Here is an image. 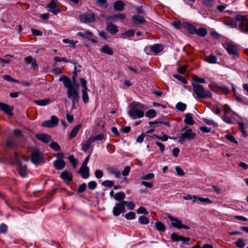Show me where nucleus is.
Here are the masks:
<instances>
[{"mask_svg":"<svg viewBox=\"0 0 248 248\" xmlns=\"http://www.w3.org/2000/svg\"><path fill=\"white\" fill-rule=\"evenodd\" d=\"M186 108V105L182 103H178L176 105V108L178 110L180 111H184Z\"/></svg>","mask_w":248,"mask_h":248,"instance_id":"53","label":"nucleus"},{"mask_svg":"<svg viewBox=\"0 0 248 248\" xmlns=\"http://www.w3.org/2000/svg\"><path fill=\"white\" fill-rule=\"evenodd\" d=\"M53 164L56 170H61L65 167L66 163L63 160L57 159L54 161Z\"/></svg>","mask_w":248,"mask_h":248,"instance_id":"21","label":"nucleus"},{"mask_svg":"<svg viewBox=\"0 0 248 248\" xmlns=\"http://www.w3.org/2000/svg\"><path fill=\"white\" fill-rule=\"evenodd\" d=\"M171 238L173 241L178 242L179 241H182L183 242H188L190 240V238L189 237H185L183 236L178 235L175 232L171 233L170 235Z\"/></svg>","mask_w":248,"mask_h":248,"instance_id":"19","label":"nucleus"},{"mask_svg":"<svg viewBox=\"0 0 248 248\" xmlns=\"http://www.w3.org/2000/svg\"><path fill=\"white\" fill-rule=\"evenodd\" d=\"M111 22L107 21V31L111 34L114 35L117 33L119 30L116 25L112 24Z\"/></svg>","mask_w":248,"mask_h":248,"instance_id":"16","label":"nucleus"},{"mask_svg":"<svg viewBox=\"0 0 248 248\" xmlns=\"http://www.w3.org/2000/svg\"><path fill=\"white\" fill-rule=\"evenodd\" d=\"M141 184L149 188H152L153 186V183L151 182L143 181L141 182Z\"/></svg>","mask_w":248,"mask_h":248,"instance_id":"59","label":"nucleus"},{"mask_svg":"<svg viewBox=\"0 0 248 248\" xmlns=\"http://www.w3.org/2000/svg\"><path fill=\"white\" fill-rule=\"evenodd\" d=\"M224 23L232 28H236L238 23L240 30L243 32H248V20L244 16L237 15L234 18L225 20Z\"/></svg>","mask_w":248,"mask_h":248,"instance_id":"2","label":"nucleus"},{"mask_svg":"<svg viewBox=\"0 0 248 248\" xmlns=\"http://www.w3.org/2000/svg\"><path fill=\"white\" fill-rule=\"evenodd\" d=\"M125 197V194L123 192H120L115 194L114 198L117 201L121 202Z\"/></svg>","mask_w":248,"mask_h":248,"instance_id":"33","label":"nucleus"},{"mask_svg":"<svg viewBox=\"0 0 248 248\" xmlns=\"http://www.w3.org/2000/svg\"><path fill=\"white\" fill-rule=\"evenodd\" d=\"M137 212L138 214H148V212L146 209L143 207H140L137 210Z\"/></svg>","mask_w":248,"mask_h":248,"instance_id":"58","label":"nucleus"},{"mask_svg":"<svg viewBox=\"0 0 248 248\" xmlns=\"http://www.w3.org/2000/svg\"><path fill=\"white\" fill-rule=\"evenodd\" d=\"M57 0H51L50 3L46 5V7L49 8V11L52 12L54 14H56L60 12L59 9L56 7V3Z\"/></svg>","mask_w":248,"mask_h":248,"instance_id":"17","label":"nucleus"},{"mask_svg":"<svg viewBox=\"0 0 248 248\" xmlns=\"http://www.w3.org/2000/svg\"><path fill=\"white\" fill-rule=\"evenodd\" d=\"M3 78L5 80L10 82H19L18 80L14 79L12 77L8 75H6L3 76Z\"/></svg>","mask_w":248,"mask_h":248,"instance_id":"50","label":"nucleus"},{"mask_svg":"<svg viewBox=\"0 0 248 248\" xmlns=\"http://www.w3.org/2000/svg\"><path fill=\"white\" fill-rule=\"evenodd\" d=\"M205 60L211 63H215L217 62V57L213 55H210L206 57Z\"/></svg>","mask_w":248,"mask_h":248,"instance_id":"40","label":"nucleus"},{"mask_svg":"<svg viewBox=\"0 0 248 248\" xmlns=\"http://www.w3.org/2000/svg\"><path fill=\"white\" fill-rule=\"evenodd\" d=\"M139 220L140 223L142 224H147L149 222L148 218L145 216H140L139 218Z\"/></svg>","mask_w":248,"mask_h":248,"instance_id":"45","label":"nucleus"},{"mask_svg":"<svg viewBox=\"0 0 248 248\" xmlns=\"http://www.w3.org/2000/svg\"><path fill=\"white\" fill-rule=\"evenodd\" d=\"M126 201H122L116 204L113 209V214L115 216H119L121 213L125 211V205Z\"/></svg>","mask_w":248,"mask_h":248,"instance_id":"10","label":"nucleus"},{"mask_svg":"<svg viewBox=\"0 0 248 248\" xmlns=\"http://www.w3.org/2000/svg\"><path fill=\"white\" fill-rule=\"evenodd\" d=\"M34 102L38 106H45L48 105L51 102L50 99L34 100Z\"/></svg>","mask_w":248,"mask_h":248,"instance_id":"27","label":"nucleus"},{"mask_svg":"<svg viewBox=\"0 0 248 248\" xmlns=\"http://www.w3.org/2000/svg\"><path fill=\"white\" fill-rule=\"evenodd\" d=\"M12 161L14 164L17 163L19 175L22 177H26L27 175V165L19 160L18 155L16 153L15 154Z\"/></svg>","mask_w":248,"mask_h":248,"instance_id":"7","label":"nucleus"},{"mask_svg":"<svg viewBox=\"0 0 248 248\" xmlns=\"http://www.w3.org/2000/svg\"><path fill=\"white\" fill-rule=\"evenodd\" d=\"M196 33L201 36H204L207 34V31L205 28H200L196 30Z\"/></svg>","mask_w":248,"mask_h":248,"instance_id":"42","label":"nucleus"},{"mask_svg":"<svg viewBox=\"0 0 248 248\" xmlns=\"http://www.w3.org/2000/svg\"><path fill=\"white\" fill-rule=\"evenodd\" d=\"M59 122V119L56 116H52L50 120L44 121L42 124V126L45 127H53L56 126Z\"/></svg>","mask_w":248,"mask_h":248,"instance_id":"11","label":"nucleus"},{"mask_svg":"<svg viewBox=\"0 0 248 248\" xmlns=\"http://www.w3.org/2000/svg\"><path fill=\"white\" fill-rule=\"evenodd\" d=\"M63 42L65 44H68L69 46L75 47L76 44L78 43V41H74L68 39H64L62 40Z\"/></svg>","mask_w":248,"mask_h":248,"instance_id":"38","label":"nucleus"},{"mask_svg":"<svg viewBox=\"0 0 248 248\" xmlns=\"http://www.w3.org/2000/svg\"><path fill=\"white\" fill-rule=\"evenodd\" d=\"M184 122L185 124L189 125H193L195 123L194 121L193 120L192 116L190 113H186L185 115Z\"/></svg>","mask_w":248,"mask_h":248,"instance_id":"28","label":"nucleus"},{"mask_svg":"<svg viewBox=\"0 0 248 248\" xmlns=\"http://www.w3.org/2000/svg\"><path fill=\"white\" fill-rule=\"evenodd\" d=\"M78 34L81 37L90 40L93 43H97V41L96 40L92 38L93 33L91 31H80L78 33Z\"/></svg>","mask_w":248,"mask_h":248,"instance_id":"14","label":"nucleus"},{"mask_svg":"<svg viewBox=\"0 0 248 248\" xmlns=\"http://www.w3.org/2000/svg\"><path fill=\"white\" fill-rule=\"evenodd\" d=\"M225 48L229 54L234 56L238 55V48L234 44L227 43L225 45Z\"/></svg>","mask_w":248,"mask_h":248,"instance_id":"13","label":"nucleus"},{"mask_svg":"<svg viewBox=\"0 0 248 248\" xmlns=\"http://www.w3.org/2000/svg\"><path fill=\"white\" fill-rule=\"evenodd\" d=\"M173 77L181 81L183 83H186L187 80L182 76L178 75H174Z\"/></svg>","mask_w":248,"mask_h":248,"instance_id":"60","label":"nucleus"},{"mask_svg":"<svg viewBox=\"0 0 248 248\" xmlns=\"http://www.w3.org/2000/svg\"><path fill=\"white\" fill-rule=\"evenodd\" d=\"M61 177L67 182H69L72 179V175L68 170H65L61 173Z\"/></svg>","mask_w":248,"mask_h":248,"instance_id":"23","label":"nucleus"},{"mask_svg":"<svg viewBox=\"0 0 248 248\" xmlns=\"http://www.w3.org/2000/svg\"><path fill=\"white\" fill-rule=\"evenodd\" d=\"M93 142V140L90 138L86 141H85L82 145V149L84 151H87L90 147L91 143Z\"/></svg>","mask_w":248,"mask_h":248,"instance_id":"34","label":"nucleus"},{"mask_svg":"<svg viewBox=\"0 0 248 248\" xmlns=\"http://www.w3.org/2000/svg\"><path fill=\"white\" fill-rule=\"evenodd\" d=\"M81 127V124H80L76 125L73 128L70 134V138L71 139L74 138L76 136L78 131Z\"/></svg>","mask_w":248,"mask_h":248,"instance_id":"32","label":"nucleus"},{"mask_svg":"<svg viewBox=\"0 0 248 248\" xmlns=\"http://www.w3.org/2000/svg\"><path fill=\"white\" fill-rule=\"evenodd\" d=\"M68 159L70 161V162L72 164L73 167L76 168L77 167V160L74 158V156L73 155H71L68 157Z\"/></svg>","mask_w":248,"mask_h":248,"instance_id":"51","label":"nucleus"},{"mask_svg":"<svg viewBox=\"0 0 248 248\" xmlns=\"http://www.w3.org/2000/svg\"><path fill=\"white\" fill-rule=\"evenodd\" d=\"M156 229L160 232H165L166 230L165 225L161 221H157L155 223Z\"/></svg>","mask_w":248,"mask_h":248,"instance_id":"31","label":"nucleus"},{"mask_svg":"<svg viewBox=\"0 0 248 248\" xmlns=\"http://www.w3.org/2000/svg\"><path fill=\"white\" fill-rule=\"evenodd\" d=\"M192 78L195 81L193 83H204L205 82L204 79L198 77L197 76L194 75L192 76Z\"/></svg>","mask_w":248,"mask_h":248,"instance_id":"47","label":"nucleus"},{"mask_svg":"<svg viewBox=\"0 0 248 248\" xmlns=\"http://www.w3.org/2000/svg\"><path fill=\"white\" fill-rule=\"evenodd\" d=\"M78 172L81 175L83 178L86 179L89 176V169L87 166H81Z\"/></svg>","mask_w":248,"mask_h":248,"instance_id":"20","label":"nucleus"},{"mask_svg":"<svg viewBox=\"0 0 248 248\" xmlns=\"http://www.w3.org/2000/svg\"><path fill=\"white\" fill-rule=\"evenodd\" d=\"M235 245L239 248H243L245 246V241L242 238H239L235 242Z\"/></svg>","mask_w":248,"mask_h":248,"instance_id":"39","label":"nucleus"},{"mask_svg":"<svg viewBox=\"0 0 248 248\" xmlns=\"http://www.w3.org/2000/svg\"><path fill=\"white\" fill-rule=\"evenodd\" d=\"M110 173L113 174L115 176L118 178L121 176L120 172L116 168L114 167H110L108 169Z\"/></svg>","mask_w":248,"mask_h":248,"instance_id":"37","label":"nucleus"},{"mask_svg":"<svg viewBox=\"0 0 248 248\" xmlns=\"http://www.w3.org/2000/svg\"><path fill=\"white\" fill-rule=\"evenodd\" d=\"M91 139L93 140V142L96 140H102L104 138V135L102 133H100L95 136L90 137Z\"/></svg>","mask_w":248,"mask_h":248,"instance_id":"44","label":"nucleus"},{"mask_svg":"<svg viewBox=\"0 0 248 248\" xmlns=\"http://www.w3.org/2000/svg\"><path fill=\"white\" fill-rule=\"evenodd\" d=\"M113 6L116 10L122 11L124 8V4L123 1L118 0L114 2Z\"/></svg>","mask_w":248,"mask_h":248,"instance_id":"29","label":"nucleus"},{"mask_svg":"<svg viewBox=\"0 0 248 248\" xmlns=\"http://www.w3.org/2000/svg\"><path fill=\"white\" fill-rule=\"evenodd\" d=\"M132 18L135 22L139 24L143 23L145 21L144 18L141 16L134 15L132 16Z\"/></svg>","mask_w":248,"mask_h":248,"instance_id":"30","label":"nucleus"},{"mask_svg":"<svg viewBox=\"0 0 248 248\" xmlns=\"http://www.w3.org/2000/svg\"><path fill=\"white\" fill-rule=\"evenodd\" d=\"M36 137L44 142L47 143L51 141V139L50 136L46 134H39L36 135Z\"/></svg>","mask_w":248,"mask_h":248,"instance_id":"24","label":"nucleus"},{"mask_svg":"<svg viewBox=\"0 0 248 248\" xmlns=\"http://www.w3.org/2000/svg\"><path fill=\"white\" fill-rule=\"evenodd\" d=\"M79 81L81 85L82 100L84 103H87L89 101V97L88 94V91H89V90L87 87V82L85 79L83 78H79Z\"/></svg>","mask_w":248,"mask_h":248,"instance_id":"8","label":"nucleus"},{"mask_svg":"<svg viewBox=\"0 0 248 248\" xmlns=\"http://www.w3.org/2000/svg\"><path fill=\"white\" fill-rule=\"evenodd\" d=\"M185 131L181 135L178 137V141L181 143L184 142L186 140H193L195 139L196 134L194 133L192 129L187 128L186 126L184 127L182 131Z\"/></svg>","mask_w":248,"mask_h":248,"instance_id":"6","label":"nucleus"},{"mask_svg":"<svg viewBox=\"0 0 248 248\" xmlns=\"http://www.w3.org/2000/svg\"><path fill=\"white\" fill-rule=\"evenodd\" d=\"M80 20L83 23H92L95 21V16L93 14H83L80 16Z\"/></svg>","mask_w":248,"mask_h":248,"instance_id":"12","label":"nucleus"},{"mask_svg":"<svg viewBox=\"0 0 248 248\" xmlns=\"http://www.w3.org/2000/svg\"><path fill=\"white\" fill-rule=\"evenodd\" d=\"M126 18V15L124 14H119L113 16H108L107 20L108 21H116L118 20L123 21Z\"/></svg>","mask_w":248,"mask_h":248,"instance_id":"18","label":"nucleus"},{"mask_svg":"<svg viewBox=\"0 0 248 248\" xmlns=\"http://www.w3.org/2000/svg\"><path fill=\"white\" fill-rule=\"evenodd\" d=\"M88 186L90 189H93L96 186V183L94 181H91L88 183Z\"/></svg>","mask_w":248,"mask_h":248,"instance_id":"64","label":"nucleus"},{"mask_svg":"<svg viewBox=\"0 0 248 248\" xmlns=\"http://www.w3.org/2000/svg\"><path fill=\"white\" fill-rule=\"evenodd\" d=\"M185 28L187 30V31L190 34H195L196 32V28L194 27V26L189 24H186L185 25Z\"/></svg>","mask_w":248,"mask_h":248,"instance_id":"35","label":"nucleus"},{"mask_svg":"<svg viewBox=\"0 0 248 248\" xmlns=\"http://www.w3.org/2000/svg\"><path fill=\"white\" fill-rule=\"evenodd\" d=\"M184 199L185 200H191L192 199H194L193 200V202H195L197 200V197L196 196H191L190 195H186L183 197Z\"/></svg>","mask_w":248,"mask_h":248,"instance_id":"57","label":"nucleus"},{"mask_svg":"<svg viewBox=\"0 0 248 248\" xmlns=\"http://www.w3.org/2000/svg\"><path fill=\"white\" fill-rule=\"evenodd\" d=\"M167 217L171 221V225L173 227L178 229H189V227L182 224V221L177 218L173 217L170 215H168Z\"/></svg>","mask_w":248,"mask_h":248,"instance_id":"9","label":"nucleus"},{"mask_svg":"<svg viewBox=\"0 0 248 248\" xmlns=\"http://www.w3.org/2000/svg\"><path fill=\"white\" fill-rule=\"evenodd\" d=\"M156 114V112L154 109H150L145 113L146 116L149 118H154Z\"/></svg>","mask_w":248,"mask_h":248,"instance_id":"43","label":"nucleus"},{"mask_svg":"<svg viewBox=\"0 0 248 248\" xmlns=\"http://www.w3.org/2000/svg\"><path fill=\"white\" fill-rule=\"evenodd\" d=\"M0 108L2 111H3L7 115L11 116L13 115L12 110H13L14 108L13 106H11L6 104L0 102Z\"/></svg>","mask_w":248,"mask_h":248,"instance_id":"15","label":"nucleus"},{"mask_svg":"<svg viewBox=\"0 0 248 248\" xmlns=\"http://www.w3.org/2000/svg\"><path fill=\"white\" fill-rule=\"evenodd\" d=\"M155 174L153 173H149L143 174L140 176V179L144 180H149L154 178Z\"/></svg>","mask_w":248,"mask_h":248,"instance_id":"36","label":"nucleus"},{"mask_svg":"<svg viewBox=\"0 0 248 248\" xmlns=\"http://www.w3.org/2000/svg\"><path fill=\"white\" fill-rule=\"evenodd\" d=\"M31 162L36 166L41 165L45 162L43 153L35 148L31 151Z\"/></svg>","mask_w":248,"mask_h":248,"instance_id":"5","label":"nucleus"},{"mask_svg":"<svg viewBox=\"0 0 248 248\" xmlns=\"http://www.w3.org/2000/svg\"><path fill=\"white\" fill-rule=\"evenodd\" d=\"M31 31L32 33L35 36H41L42 35V32L37 30L32 29H31Z\"/></svg>","mask_w":248,"mask_h":248,"instance_id":"62","label":"nucleus"},{"mask_svg":"<svg viewBox=\"0 0 248 248\" xmlns=\"http://www.w3.org/2000/svg\"><path fill=\"white\" fill-rule=\"evenodd\" d=\"M135 32L133 30H129L125 31L124 33L122 34L123 38L129 37L133 36L134 35Z\"/></svg>","mask_w":248,"mask_h":248,"instance_id":"41","label":"nucleus"},{"mask_svg":"<svg viewBox=\"0 0 248 248\" xmlns=\"http://www.w3.org/2000/svg\"><path fill=\"white\" fill-rule=\"evenodd\" d=\"M102 185L107 187H112L113 185V182L109 180H107L102 183Z\"/></svg>","mask_w":248,"mask_h":248,"instance_id":"55","label":"nucleus"},{"mask_svg":"<svg viewBox=\"0 0 248 248\" xmlns=\"http://www.w3.org/2000/svg\"><path fill=\"white\" fill-rule=\"evenodd\" d=\"M144 107V106L138 103L132 102L130 106V109L128 110V115L133 119L137 118H141L144 115V112L140 110Z\"/></svg>","mask_w":248,"mask_h":248,"instance_id":"4","label":"nucleus"},{"mask_svg":"<svg viewBox=\"0 0 248 248\" xmlns=\"http://www.w3.org/2000/svg\"><path fill=\"white\" fill-rule=\"evenodd\" d=\"M135 217V214L133 212H130L125 215V217L128 220L133 219Z\"/></svg>","mask_w":248,"mask_h":248,"instance_id":"52","label":"nucleus"},{"mask_svg":"<svg viewBox=\"0 0 248 248\" xmlns=\"http://www.w3.org/2000/svg\"><path fill=\"white\" fill-rule=\"evenodd\" d=\"M50 147L52 149L56 151H59L61 150L60 146L56 142L53 141L50 144Z\"/></svg>","mask_w":248,"mask_h":248,"instance_id":"46","label":"nucleus"},{"mask_svg":"<svg viewBox=\"0 0 248 248\" xmlns=\"http://www.w3.org/2000/svg\"><path fill=\"white\" fill-rule=\"evenodd\" d=\"M100 51L109 56L112 55L114 53L113 49L107 45H104L101 47Z\"/></svg>","mask_w":248,"mask_h":248,"instance_id":"22","label":"nucleus"},{"mask_svg":"<svg viewBox=\"0 0 248 248\" xmlns=\"http://www.w3.org/2000/svg\"><path fill=\"white\" fill-rule=\"evenodd\" d=\"M59 80L62 81L64 86L67 89V97L72 100L73 108H74L75 107V103H77L79 99L78 87H74L70 79L64 75H62L59 78Z\"/></svg>","mask_w":248,"mask_h":248,"instance_id":"1","label":"nucleus"},{"mask_svg":"<svg viewBox=\"0 0 248 248\" xmlns=\"http://www.w3.org/2000/svg\"><path fill=\"white\" fill-rule=\"evenodd\" d=\"M175 170L177 173V174L179 176H184L185 175V172L183 170L180 168L179 167H176L175 168Z\"/></svg>","mask_w":248,"mask_h":248,"instance_id":"61","label":"nucleus"},{"mask_svg":"<svg viewBox=\"0 0 248 248\" xmlns=\"http://www.w3.org/2000/svg\"><path fill=\"white\" fill-rule=\"evenodd\" d=\"M192 85L193 89V92L198 98L206 99L212 97V92L204 89L201 84L198 83H192Z\"/></svg>","mask_w":248,"mask_h":248,"instance_id":"3","label":"nucleus"},{"mask_svg":"<svg viewBox=\"0 0 248 248\" xmlns=\"http://www.w3.org/2000/svg\"><path fill=\"white\" fill-rule=\"evenodd\" d=\"M197 199L199 201L202 202H204L208 204H211L213 202L212 200L209 199V198H202V197H197Z\"/></svg>","mask_w":248,"mask_h":248,"instance_id":"48","label":"nucleus"},{"mask_svg":"<svg viewBox=\"0 0 248 248\" xmlns=\"http://www.w3.org/2000/svg\"><path fill=\"white\" fill-rule=\"evenodd\" d=\"M163 49V46L160 44H155L151 46V50L155 54L161 52Z\"/></svg>","mask_w":248,"mask_h":248,"instance_id":"25","label":"nucleus"},{"mask_svg":"<svg viewBox=\"0 0 248 248\" xmlns=\"http://www.w3.org/2000/svg\"><path fill=\"white\" fill-rule=\"evenodd\" d=\"M192 248H214L210 244H204L201 248L199 245H195L192 247Z\"/></svg>","mask_w":248,"mask_h":248,"instance_id":"63","label":"nucleus"},{"mask_svg":"<svg viewBox=\"0 0 248 248\" xmlns=\"http://www.w3.org/2000/svg\"><path fill=\"white\" fill-rule=\"evenodd\" d=\"M25 62L27 64H31V66L35 68L37 67L36 60L31 56H28L24 59Z\"/></svg>","mask_w":248,"mask_h":248,"instance_id":"26","label":"nucleus"},{"mask_svg":"<svg viewBox=\"0 0 248 248\" xmlns=\"http://www.w3.org/2000/svg\"><path fill=\"white\" fill-rule=\"evenodd\" d=\"M54 60L56 62H71V61L66 60L65 58H60L59 57H55Z\"/></svg>","mask_w":248,"mask_h":248,"instance_id":"54","label":"nucleus"},{"mask_svg":"<svg viewBox=\"0 0 248 248\" xmlns=\"http://www.w3.org/2000/svg\"><path fill=\"white\" fill-rule=\"evenodd\" d=\"M97 3L104 7H107V0H97Z\"/></svg>","mask_w":248,"mask_h":248,"instance_id":"56","label":"nucleus"},{"mask_svg":"<svg viewBox=\"0 0 248 248\" xmlns=\"http://www.w3.org/2000/svg\"><path fill=\"white\" fill-rule=\"evenodd\" d=\"M8 230V226L4 223H1L0 225V233H5Z\"/></svg>","mask_w":248,"mask_h":248,"instance_id":"49","label":"nucleus"}]
</instances>
